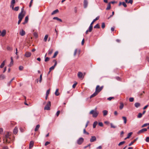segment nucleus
Segmentation results:
<instances>
[{
  "mask_svg": "<svg viewBox=\"0 0 149 149\" xmlns=\"http://www.w3.org/2000/svg\"><path fill=\"white\" fill-rule=\"evenodd\" d=\"M11 134L10 132H6L4 137L3 141H4L5 140L6 142L9 143L10 139V136ZM4 142H5V141H4Z\"/></svg>",
  "mask_w": 149,
  "mask_h": 149,
  "instance_id": "1",
  "label": "nucleus"
},
{
  "mask_svg": "<svg viewBox=\"0 0 149 149\" xmlns=\"http://www.w3.org/2000/svg\"><path fill=\"white\" fill-rule=\"evenodd\" d=\"M97 108H96L95 110H91L89 112L90 114L92 115V116L94 118H96L99 114V112L96 110Z\"/></svg>",
  "mask_w": 149,
  "mask_h": 149,
  "instance_id": "2",
  "label": "nucleus"
},
{
  "mask_svg": "<svg viewBox=\"0 0 149 149\" xmlns=\"http://www.w3.org/2000/svg\"><path fill=\"white\" fill-rule=\"evenodd\" d=\"M51 105V102L50 101L48 102V103L44 108V109L47 110H49L50 109Z\"/></svg>",
  "mask_w": 149,
  "mask_h": 149,
  "instance_id": "3",
  "label": "nucleus"
},
{
  "mask_svg": "<svg viewBox=\"0 0 149 149\" xmlns=\"http://www.w3.org/2000/svg\"><path fill=\"white\" fill-rule=\"evenodd\" d=\"M103 87V86L100 87L99 85H97L95 91L98 93L102 89Z\"/></svg>",
  "mask_w": 149,
  "mask_h": 149,
  "instance_id": "4",
  "label": "nucleus"
},
{
  "mask_svg": "<svg viewBox=\"0 0 149 149\" xmlns=\"http://www.w3.org/2000/svg\"><path fill=\"white\" fill-rule=\"evenodd\" d=\"M84 141V139L82 137L79 138L77 141V143L79 145H81Z\"/></svg>",
  "mask_w": 149,
  "mask_h": 149,
  "instance_id": "5",
  "label": "nucleus"
},
{
  "mask_svg": "<svg viewBox=\"0 0 149 149\" xmlns=\"http://www.w3.org/2000/svg\"><path fill=\"white\" fill-rule=\"evenodd\" d=\"M6 31L5 29L3 30L2 31L0 30V36L4 37L6 34Z\"/></svg>",
  "mask_w": 149,
  "mask_h": 149,
  "instance_id": "6",
  "label": "nucleus"
},
{
  "mask_svg": "<svg viewBox=\"0 0 149 149\" xmlns=\"http://www.w3.org/2000/svg\"><path fill=\"white\" fill-rule=\"evenodd\" d=\"M25 15V13H20L18 15V18L22 19Z\"/></svg>",
  "mask_w": 149,
  "mask_h": 149,
  "instance_id": "7",
  "label": "nucleus"
},
{
  "mask_svg": "<svg viewBox=\"0 0 149 149\" xmlns=\"http://www.w3.org/2000/svg\"><path fill=\"white\" fill-rule=\"evenodd\" d=\"M88 1L87 0H84V7L85 8H86L88 6Z\"/></svg>",
  "mask_w": 149,
  "mask_h": 149,
  "instance_id": "8",
  "label": "nucleus"
},
{
  "mask_svg": "<svg viewBox=\"0 0 149 149\" xmlns=\"http://www.w3.org/2000/svg\"><path fill=\"white\" fill-rule=\"evenodd\" d=\"M147 129L146 128H143L139 131L137 133L138 134H140L141 133H142L144 132L147 131Z\"/></svg>",
  "mask_w": 149,
  "mask_h": 149,
  "instance_id": "9",
  "label": "nucleus"
},
{
  "mask_svg": "<svg viewBox=\"0 0 149 149\" xmlns=\"http://www.w3.org/2000/svg\"><path fill=\"white\" fill-rule=\"evenodd\" d=\"M78 77L79 78L83 79L84 77V76L83 73L81 72H79L78 73Z\"/></svg>",
  "mask_w": 149,
  "mask_h": 149,
  "instance_id": "10",
  "label": "nucleus"
},
{
  "mask_svg": "<svg viewBox=\"0 0 149 149\" xmlns=\"http://www.w3.org/2000/svg\"><path fill=\"white\" fill-rule=\"evenodd\" d=\"M31 55V54L30 52H26L25 54V56L26 57H30Z\"/></svg>",
  "mask_w": 149,
  "mask_h": 149,
  "instance_id": "11",
  "label": "nucleus"
},
{
  "mask_svg": "<svg viewBox=\"0 0 149 149\" xmlns=\"http://www.w3.org/2000/svg\"><path fill=\"white\" fill-rule=\"evenodd\" d=\"M96 140V138L95 136H92L90 139L91 142H93Z\"/></svg>",
  "mask_w": 149,
  "mask_h": 149,
  "instance_id": "12",
  "label": "nucleus"
},
{
  "mask_svg": "<svg viewBox=\"0 0 149 149\" xmlns=\"http://www.w3.org/2000/svg\"><path fill=\"white\" fill-rule=\"evenodd\" d=\"M19 34L21 36H24L25 34V31L23 30H21L19 32Z\"/></svg>",
  "mask_w": 149,
  "mask_h": 149,
  "instance_id": "13",
  "label": "nucleus"
},
{
  "mask_svg": "<svg viewBox=\"0 0 149 149\" xmlns=\"http://www.w3.org/2000/svg\"><path fill=\"white\" fill-rule=\"evenodd\" d=\"M34 143V142L33 141H31L30 142L29 145V148L30 149L31 148L33 147Z\"/></svg>",
  "mask_w": 149,
  "mask_h": 149,
  "instance_id": "14",
  "label": "nucleus"
},
{
  "mask_svg": "<svg viewBox=\"0 0 149 149\" xmlns=\"http://www.w3.org/2000/svg\"><path fill=\"white\" fill-rule=\"evenodd\" d=\"M11 59V62L10 63L9 65H8V66L9 67H11L13 65V59L12 57H11L10 58Z\"/></svg>",
  "mask_w": 149,
  "mask_h": 149,
  "instance_id": "15",
  "label": "nucleus"
},
{
  "mask_svg": "<svg viewBox=\"0 0 149 149\" xmlns=\"http://www.w3.org/2000/svg\"><path fill=\"white\" fill-rule=\"evenodd\" d=\"M18 131V128L17 127H15L14 129L13 130V133L16 134H17Z\"/></svg>",
  "mask_w": 149,
  "mask_h": 149,
  "instance_id": "16",
  "label": "nucleus"
},
{
  "mask_svg": "<svg viewBox=\"0 0 149 149\" xmlns=\"http://www.w3.org/2000/svg\"><path fill=\"white\" fill-rule=\"evenodd\" d=\"M6 78L5 76L3 74L0 75V80H2L5 79Z\"/></svg>",
  "mask_w": 149,
  "mask_h": 149,
  "instance_id": "17",
  "label": "nucleus"
},
{
  "mask_svg": "<svg viewBox=\"0 0 149 149\" xmlns=\"http://www.w3.org/2000/svg\"><path fill=\"white\" fill-rule=\"evenodd\" d=\"M98 93L96 91H95V92L92 95H91L90 97V98H91L92 97H93L95 96H96L97 95Z\"/></svg>",
  "mask_w": 149,
  "mask_h": 149,
  "instance_id": "18",
  "label": "nucleus"
},
{
  "mask_svg": "<svg viewBox=\"0 0 149 149\" xmlns=\"http://www.w3.org/2000/svg\"><path fill=\"white\" fill-rule=\"evenodd\" d=\"M98 93L96 91H95V92L92 95H91L90 97V98H91L92 97H93L95 96H96L97 95Z\"/></svg>",
  "mask_w": 149,
  "mask_h": 149,
  "instance_id": "19",
  "label": "nucleus"
},
{
  "mask_svg": "<svg viewBox=\"0 0 149 149\" xmlns=\"http://www.w3.org/2000/svg\"><path fill=\"white\" fill-rule=\"evenodd\" d=\"M28 17L27 16H26L25 18L24 22L23 23V24H25L26 23H27L28 21Z\"/></svg>",
  "mask_w": 149,
  "mask_h": 149,
  "instance_id": "20",
  "label": "nucleus"
},
{
  "mask_svg": "<svg viewBox=\"0 0 149 149\" xmlns=\"http://www.w3.org/2000/svg\"><path fill=\"white\" fill-rule=\"evenodd\" d=\"M99 18V17H97L95 19H93L92 22H91V24L93 25V24L94 23V22L96 21V20H98Z\"/></svg>",
  "mask_w": 149,
  "mask_h": 149,
  "instance_id": "21",
  "label": "nucleus"
},
{
  "mask_svg": "<svg viewBox=\"0 0 149 149\" xmlns=\"http://www.w3.org/2000/svg\"><path fill=\"white\" fill-rule=\"evenodd\" d=\"M122 118L123 119V120H124V122L125 124H126L127 123V118L125 116H123L122 117Z\"/></svg>",
  "mask_w": 149,
  "mask_h": 149,
  "instance_id": "22",
  "label": "nucleus"
},
{
  "mask_svg": "<svg viewBox=\"0 0 149 149\" xmlns=\"http://www.w3.org/2000/svg\"><path fill=\"white\" fill-rule=\"evenodd\" d=\"M53 51V50L52 49H49L48 51V54L49 55H51Z\"/></svg>",
  "mask_w": 149,
  "mask_h": 149,
  "instance_id": "23",
  "label": "nucleus"
},
{
  "mask_svg": "<svg viewBox=\"0 0 149 149\" xmlns=\"http://www.w3.org/2000/svg\"><path fill=\"white\" fill-rule=\"evenodd\" d=\"M59 11L58 9H56L51 14L52 15H54L56 13H58Z\"/></svg>",
  "mask_w": 149,
  "mask_h": 149,
  "instance_id": "24",
  "label": "nucleus"
},
{
  "mask_svg": "<svg viewBox=\"0 0 149 149\" xmlns=\"http://www.w3.org/2000/svg\"><path fill=\"white\" fill-rule=\"evenodd\" d=\"M103 115L104 116H105L107 114L108 111L106 110H104L103 111Z\"/></svg>",
  "mask_w": 149,
  "mask_h": 149,
  "instance_id": "25",
  "label": "nucleus"
},
{
  "mask_svg": "<svg viewBox=\"0 0 149 149\" xmlns=\"http://www.w3.org/2000/svg\"><path fill=\"white\" fill-rule=\"evenodd\" d=\"M93 29V26L92 25L90 24V25L89 28V29L88 30L89 31V32H90Z\"/></svg>",
  "mask_w": 149,
  "mask_h": 149,
  "instance_id": "26",
  "label": "nucleus"
},
{
  "mask_svg": "<svg viewBox=\"0 0 149 149\" xmlns=\"http://www.w3.org/2000/svg\"><path fill=\"white\" fill-rule=\"evenodd\" d=\"M5 60L1 64L0 66L1 68H2L4 67L5 64Z\"/></svg>",
  "mask_w": 149,
  "mask_h": 149,
  "instance_id": "27",
  "label": "nucleus"
},
{
  "mask_svg": "<svg viewBox=\"0 0 149 149\" xmlns=\"http://www.w3.org/2000/svg\"><path fill=\"white\" fill-rule=\"evenodd\" d=\"M40 127V125H37L35 129V132L37 131L38 130Z\"/></svg>",
  "mask_w": 149,
  "mask_h": 149,
  "instance_id": "28",
  "label": "nucleus"
},
{
  "mask_svg": "<svg viewBox=\"0 0 149 149\" xmlns=\"http://www.w3.org/2000/svg\"><path fill=\"white\" fill-rule=\"evenodd\" d=\"M55 95L56 96H58L59 95V93L58 92V89H57L55 93Z\"/></svg>",
  "mask_w": 149,
  "mask_h": 149,
  "instance_id": "29",
  "label": "nucleus"
},
{
  "mask_svg": "<svg viewBox=\"0 0 149 149\" xmlns=\"http://www.w3.org/2000/svg\"><path fill=\"white\" fill-rule=\"evenodd\" d=\"M111 8L110 3H109L107 5V7L106 9L107 10H109Z\"/></svg>",
  "mask_w": 149,
  "mask_h": 149,
  "instance_id": "30",
  "label": "nucleus"
},
{
  "mask_svg": "<svg viewBox=\"0 0 149 149\" xmlns=\"http://www.w3.org/2000/svg\"><path fill=\"white\" fill-rule=\"evenodd\" d=\"M134 105H135V106L136 107L138 108L140 106V103H139L136 102V103H135Z\"/></svg>",
  "mask_w": 149,
  "mask_h": 149,
  "instance_id": "31",
  "label": "nucleus"
},
{
  "mask_svg": "<svg viewBox=\"0 0 149 149\" xmlns=\"http://www.w3.org/2000/svg\"><path fill=\"white\" fill-rule=\"evenodd\" d=\"M53 19H56L58 21H59L60 22H62V20L61 19L57 17H54L53 18Z\"/></svg>",
  "mask_w": 149,
  "mask_h": 149,
  "instance_id": "32",
  "label": "nucleus"
},
{
  "mask_svg": "<svg viewBox=\"0 0 149 149\" xmlns=\"http://www.w3.org/2000/svg\"><path fill=\"white\" fill-rule=\"evenodd\" d=\"M48 34H47L45 36L43 40L45 42L47 41V38H48Z\"/></svg>",
  "mask_w": 149,
  "mask_h": 149,
  "instance_id": "33",
  "label": "nucleus"
},
{
  "mask_svg": "<svg viewBox=\"0 0 149 149\" xmlns=\"http://www.w3.org/2000/svg\"><path fill=\"white\" fill-rule=\"evenodd\" d=\"M58 51L54 53V55L52 57V58H55L57 55L58 54Z\"/></svg>",
  "mask_w": 149,
  "mask_h": 149,
  "instance_id": "34",
  "label": "nucleus"
},
{
  "mask_svg": "<svg viewBox=\"0 0 149 149\" xmlns=\"http://www.w3.org/2000/svg\"><path fill=\"white\" fill-rule=\"evenodd\" d=\"M97 124V121H95L94 122L93 125V128H95Z\"/></svg>",
  "mask_w": 149,
  "mask_h": 149,
  "instance_id": "35",
  "label": "nucleus"
},
{
  "mask_svg": "<svg viewBox=\"0 0 149 149\" xmlns=\"http://www.w3.org/2000/svg\"><path fill=\"white\" fill-rule=\"evenodd\" d=\"M132 134V132H130L127 135V138H129Z\"/></svg>",
  "mask_w": 149,
  "mask_h": 149,
  "instance_id": "36",
  "label": "nucleus"
},
{
  "mask_svg": "<svg viewBox=\"0 0 149 149\" xmlns=\"http://www.w3.org/2000/svg\"><path fill=\"white\" fill-rule=\"evenodd\" d=\"M100 28V25L99 24H97L95 26H94V28L99 29Z\"/></svg>",
  "mask_w": 149,
  "mask_h": 149,
  "instance_id": "37",
  "label": "nucleus"
},
{
  "mask_svg": "<svg viewBox=\"0 0 149 149\" xmlns=\"http://www.w3.org/2000/svg\"><path fill=\"white\" fill-rule=\"evenodd\" d=\"M124 106V105L123 103H120V109H122Z\"/></svg>",
  "mask_w": 149,
  "mask_h": 149,
  "instance_id": "38",
  "label": "nucleus"
},
{
  "mask_svg": "<svg viewBox=\"0 0 149 149\" xmlns=\"http://www.w3.org/2000/svg\"><path fill=\"white\" fill-rule=\"evenodd\" d=\"M56 66H55L54 65V66H52L50 68H49V70H50V71H51L52 70H53L54 69V68Z\"/></svg>",
  "mask_w": 149,
  "mask_h": 149,
  "instance_id": "39",
  "label": "nucleus"
},
{
  "mask_svg": "<svg viewBox=\"0 0 149 149\" xmlns=\"http://www.w3.org/2000/svg\"><path fill=\"white\" fill-rule=\"evenodd\" d=\"M33 35L36 38H37L38 37V34L37 33L34 32L33 33Z\"/></svg>",
  "mask_w": 149,
  "mask_h": 149,
  "instance_id": "40",
  "label": "nucleus"
},
{
  "mask_svg": "<svg viewBox=\"0 0 149 149\" xmlns=\"http://www.w3.org/2000/svg\"><path fill=\"white\" fill-rule=\"evenodd\" d=\"M142 114L141 113H139L138 115L137 116V117L138 118H140L142 117Z\"/></svg>",
  "mask_w": 149,
  "mask_h": 149,
  "instance_id": "41",
  "label": "nucleus"
},
{
  "mask_svg": "<svg viewBox=\"0 0 149 149\" xmlns=\"http://www.w3.org/2000/svg\"><path fill=\"white\" fill-rule=\"evenodd\" d=\"M19 8V7L17 6V7H15L14 8L13 10H14L15 11H17L18 10Z\"/></svg>",
  "mask_w": 149,
  "mask_h": 149,
  "instance_id": "42",
  "label": "nucleus"
},
{
  "mask_svg": "<svg viewBox=\"0 0 149 149\" xmlns=\"http://www.w3.org/2000/svg\"><path fill=\"white\" fill-rule=\"evenodd\" d=\"M125 143V141H123L122 142H120L118 144V145L119 146H120L121 145H122L124 144Z\"/></svg>",
  "mask_w": 149,
  "mask_h": 149,
  "instance_id": "43",
  "label": "nucleus"
},
{
  "mask_svg": "<svg viewBox=\"0 0 149 149\" xmlns=\"http://www.w3.org/2000/svg\"><path fill=\"white\" fill-rule=\"evenodd\" d=\"M111 127V128H116V126H114L112 123H110Z\"/></svg>",
  "mask_w": 149,
  "mask_h": 149,
  "instance_id": "44",
  "label": "nucleus"
},
{
  "mask_svg": "<svg viewBox=\"0 0 149 149\" xmlns=\"http://www.w3.org/2000/svg\"><path fill=\"white\" fill-rule=\"evenodd\" d=\"M149 125V123H145L144 124H143L142 126V127H143L146 126H147V125Z\"/></svg>",
  "mask_w": 149,
  "mask_h": 149,
  "instance_id": "45",
  "label": "nucleus"
},
{
  "mask_svg": "<svg viewBox=\"0 0 149 149\" xmlns=\"http://www.w3.org/2000/svg\"><path fill=\"white\" fill-rule=\"evenodd\" d=\"M134 142H135V141L133 140L128 145L129 146H130L132 145Z\"/></svg>",
  "mask_w": 149,
  "mask_h": 149,
  "instance_id": "46",
  "label": "nucleus"
},
{
  "mask_svg": "<svg viewBox=\"0 0 149 149\" xmlns=\"http://www.w3.org/2000/svg\"><path fill=\"white\" fill-rule=\"evenodd\" d=\"M50 91V89H49L47 91L46 93V95L48 96V95Z\"/></svg>",
  "mask_w": 149,
  "mask_h": 149,
  "instance_id": "47",
  "label": "nucleus"
},
{
  "mask_svg": "<svg viewBox=\"0 0 149 149\" xmlns=\"http://www.w3.org/2000/svg\"><path fill=\"white\" fill-rule=\"evenodd\" d=\"M129 101L130 102H132L134 101V98L133 97H130L129 99Z\"/></svg>",
  "mask_w": 149,
  "mask_h": 149,
  "instance_id": "48",
  "label": "nucleus"
},
{
  "mask_svg": "<svg viewBox=\"0 0 149 149\" xmlns=\"http://www.w3.org/2000/svg\"><path fill=\"white\" fill-rule=\"evenodd\" d=\"M49 57H47L45 58V62H47V61H49Z\"/></svg>",
  "mask_w": 149,
  "mask_h": 149,
  "instance_id": "49",
  "label": "nucleus"
},
{
  "mask_svg": "<svg viewBox=\"0 0 149 149\" xmlns=\"http://www.w3.org/2000/svg\"><path fill=\"white\" fill-rule=\"evenodd\" d=\"M83 132H84V133L85 134H86L88 135L89 134V133L86 131L85 129H84V130Z\"/></svg>",
  "mask_w": 149,
  "mask_h": 149,
  "instance_id": "50",
  "label": "nucleus"
},
{
  "mask_svg": "<svg viewBox=\"0 0 149 149\" xmlns=\"http://www.w3.org/2000/svg\"><path fill=\"white\" fill-rule=\"evenodd\" d=\"M15 3V0H12L11 2V4H14Z\"/></svg>",
  "mask_w": 149,
  "mask_h": 149,
  "instance_id": "51",
  "label": "nucleus"
},
{
  "mask_svg": "<svg viewBox=\"0 0 149 149\" xmlns=\"http://www.w3.org/2000/svg\"><path fill=\"white\" fill-rule=\"evenodd\" d=\"M77 49H75L74 54V56H76L77 52Z\"/></svg>",
  "mask_w": 149,
  "mask_h": 149,
  "instance_id": "52",
  "label": "nucleus"
},
{
  "mask_svg": "<svg viewBox=\"0 0 149 149\" xmlns=\"http://www.w3.org/2000/svg\"><path fill=\"white\" fill-rule=\"evenodd\" d=\"M105 27V24L104 23H102V28L103 29V28H104Z\"/></svg>",
  "mask_w": 149,
  "mask_h": 149,
  "instance_id": "53",
  "label": "nucleus"
},
{
  "mask_svg": "<svg viewBox=\"0 0 149 149\" xmlns=\"http://www.w3.org/2000/svg\"><path fill=\"white\" fill-rule=\"evenodd\" d=\"M98 125L101 127H102L103 126V124L102 122H99L98 123Z\"/></svg>",
  "mask_w": 149,
  "mask_h": 149,
  "instance_id": "54",
  "label": "nucleus"
},
{
  "mask_svg": "<svg viewBox=\"0 0 149 149\" xmlns=\"http://www.w3.org/2000/svg\"><path fill=\"white\" fill-rule=\"evenodd\" d=\"M122 5L125 7H126L127 6V5L124 2H122Z\"/></svg>",
  "mask_w": 149,
  "mask_h": 149,
  "instance_id": "55",
  "label": "nucleus"
},
{
  "mask_svg": "<svg viewBox=\"0 0 149 149\" xmlns=\"http://www.w3.org/2000/svg\"><path fill=\"white\" fill-rule=\"evenodd\" d=\"M60 113V111H58L56 113V114L57 116H59Z\"/></svg>",
  "mask_w": 149,
  "mask_h": 149,
  "instance_id": "56",
  "label": "nucleus"
},
{
  "mask_svg": "<svg viewBox=\"0 0 149 149\" xmlns=\"http://www.w3.org/2000/svg\"><path fill=\"white\" fill-rule=\"evenodd\" d=\"M14 4H11L10 3V7L12 8V9H14Z\"/></svg>",
  "mask_w": 149,
  "mask_h": 149,
  "instance_id": "57",
  "label": "nucleus"
},
{
  "mask_svg": "<svg viewBox=\"0 0 149 149\" xmlns=\"http://www.w3.org/2000/svg\"><path fill=\"white\" fill-rule=\"evenodd\" d=\"M20 13H25V12L24 11V8L23 7L21 9V11Z\"/></svg>",
  "mask_w": 149,
  "mask_h": 149,
  "instance_id": "58",
  "label": "nucleus"
},
{
  "mask_svg": "<svg viewBox=\"0 0 149 149\" xmlns=\"http://www.w3.org/2000/svg\"><path fill=\"white\" fill-rule=\"evenodd\" d=\"M23 69V67L22 66H20L19 67V69L20 70H22Z\"/></svg>",
  "mask_w": 149,
  "mask_h": 149,
  "instance_id": "59",
  "label": "nucleus"
},
{
  "mask_svg": "<svg viewBox=\"0 0 149 149\" xmlns=\"http://www.w3.org/2000/svg\"><path fill=\"white\" fill-rule=\"evenodd\" d=\"M112 99H114V97H110L107 98V100H109L110 101Z\"/></svg>",
  "mask_w": 149,
  "mask_h": 149,
  "instance_id": "60",
  "label": "nucleus"
},
{
  "mask_svg": "<svg viewBox=\"0 0 149 149\" xmlns=\"http://www.w3.org/2000/svg\"><path fill=\"white\" fill-rule=\"evenodd\" d=\"M133 3V0H130L128 2V3H130L131 4H132Z\"/></svg>",
  "mask_w": 149,
  "mask_h": 149,
  "instance_id": "61",
  "label": "nucleus"
},
{
  "mask_svg": "<svg viewBox=\"0 0 149 149\" xmlns=\"http://www.w3.org/2000/svg\"><path fill=\"white\" fill-rule=\"evenodd\" d=\"M20 132H23L24 131V129L22 128H21L20 129Z\"/></svg>",
  "mask_w": 149,
  "mask_h": 149,
  "instance_id": "62",
  "label": "nucleus"
},
{
  "mask_svg": "<svg viewBox=\"0 0 149 149\" xmlns=\"http://www.w3.org/2000/svg\"><path fill=\"white\" fill-rule=\"evenodd\" d=\"M50 143V142L48 141H47L45 142V145L46 146Z\"/></svg>",
  "mask_w": 149,
  "mask_h": 149,
  "instance_id": "63",
  "label": "nucleus"
},
{
  "mask_svg": "<svg viewBox=\"0 0 149 149\" xmlns=\"http://www.w3.org/2000/svg\"><path fill=\"white\" fill-rule=\"evenodd\" d=\"M146 141H147V142H149V137H146Z\"/></svg>",
  "mask_w": 149,
  "mask_h": 149,
  "instance_id": "64",
  "label": "nucleus"
}]
</instances>
